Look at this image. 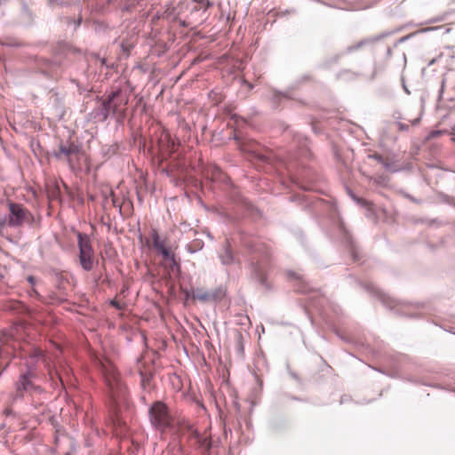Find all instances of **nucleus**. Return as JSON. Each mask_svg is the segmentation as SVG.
<instances>
[{"instance_id": "f257e3e1", "label": "nucleus", "mask_w": 455, "mask_h": 455, "mask_svg": "<svg viewBox=\"0 0 455 455\" xmlns=\"http://www.w3.org/2000/svg\"><path fill=\"white\" fill-rule=\"evenodd\" d=\"M242 245L247 250L250 277L260 285L266 292L273 291L274 288L268 282V272L271 269V253L269 248L258 237L240 233Z\"/></svg>"}, {"instance_id": "f03ea898", "label": "nucleus", "mask_w": 455, "mask_h": 455, "mask_svg": "<svg viewBox=\"0 0 455 455\" xmlns=\"http://www.w3.org/2000/svg\"><path fill=\"white\" fill-rule=\"evenodd\" d=\"M100 369L105 379L113 400L124 397L126 394V387L123 382L116 366L105 360L100 362Z\"/></svg>"}, {"instance_id": "7ed1b4c3", "label": "nucleus", "mask_w": 455, "mask_h": 455, "mask_svg": "<svg viewBox=\"0 0 455 455\" xmlns=\"http://www.w3.org/2000/svg\"><path fill=\"white\" fill-rule=\"evenodd\" d=\"M151 426L162 432L173 427V419L168 406L162 401L154 402L148 408Z\"/></svg>"}, {"instance_id": "20e7f679", "label": "nucleus", "mask_w": 455, "mask_h": 455, "mask_svg": "<svg viewBox=\"0 0 455 455\" xmlns=\"http://www.w3.org/2000/svg\"><path fill=\"white\" fill-rule=\"evenodd\" d=\"M19 342L9 331L0 334V377L9 367L11 361L17 356Z\"/></svg>"}, {"instance_id": "39448f33", "label": "nucleus", "mask_w": 455, "mask_h": 455, "mask_svg": "<svg viewBox=\"0 0 455 455\" xmlns=\"http://www.w3.org/2000/svg\"><path fill=\"white\" fill-rule=\"evenodd\" d=\"M359 284L361 285V283H359ZM362 286L367 291H369L370 293L376 296L386 307H387L391 310H395V314H397L399 315L406 316V317H411V318L419 317L418 314H406L401 309H395V307L397 306V302L395 300L392 299L391 298L387 297L386 294H384L382 291H380L373 284H371H371H362Z\"/></svg>"}, {"instance_id": "423d86ee", "label": "nucleus", "mask_w": 455, "mask_h": 455, "mask_svg": "<svg viewBox=\"0 0 455 455\" xmlns=\"http://www.w3.org/2000/svg\"><path fill=\"white\" fill-rule=\"evenodd\" d=\"M9 215L7 218V226L10 228H18L23 225L28 215V211L20 204L13 202L8 203Z\"/></svg>"}, {"instance_id": "0eeeda50", "label": "nucleus", "mask_w": 455, "mask_h": 455, "mask_svg": "<svg viewBox=\"0 0 455 455\" xmlns=\"http://www.w3.org/2000/svg\"><path fill=\"white\" fill-rule=\"evenodd\" d=\"M226 295V291L222 286H219L211 291H202L196 289L193 291V299H198L201 302H220Z\"/></svg>"}, {"instance_id": "6e6552de", "label": "nucleus", "mask_w": 455, "mask_h": 455, "mask_svg": "<svg viewBox=\"0 0 455 455\" xmlns=\"http://www.w3.org/2000/svg\"><path fill=\"white\" fill-rule=\"evenodd\" d=\"M189 441L193 446L200 450L204 455L209 454L212 447L210 438L204 437L198 431L191 430Z\"/></svg>"}, {"instance_id": "1a4fd4ad", "label": "nucleus", "mask_w": 455, "mask_h": 455, "mask_svg": "<svg viewBox=\"0 0 455 455\" xmlns=\"http://www.w3.org/2000/svg\"><path fill=\"white\" fill-rule=\"evenodd\" d=\"M36 15L26 2L21 3L19 14V24L25 28H32L36 25Z\"/></svg>"}, {"instance_id": "9d476101", "label": "nucleus", "mask_w": 455, "mask_h": 455, "mask_svg": "<svg viewBox=\"0 0 455 455\" xmlns=\"http://www.w3.org/2000/svg\"><path fill=\"white\" fill-rule=\"evenodd\" d=\"M340 232L342 235V242L348 250L352 259L355 262L359 261L362 259V257L360 254L359 248L354 242L352 235L349 234V232L346 229V228L343 225L340 226Z\"/></svg>"}, {"instance_id": "9b49d317", "label": "nucleus", "mask_w": 455, "mask_h": 455, "mask_svg": "<svg viewBox=\"0 0 455 455\" xmlns=\"http://www.w3.org/2000/svg\"><path fill=\"white\" fill-rule=\"evenodd\" d=\"M294 143L299 147V156H292L291 158H307L310 156V148L308 139L302 134L294 135Z\"/></svg>"}, {"instance_id": "f8f14e48", "label": "nucleus", "mask_w": 455, "mask_h": 455, "mask_svg": "<svg viewBox=\"0 0 455 455\" xmlns=\"http://www.w3.org/2000/svg\"><path fill=\"white\" fill-rule=\"evenodd\" d=\"M286 277L290 281L296 282L295 287L299 292L307 293L309 291L310 287L300 274H299L293 270H287Z\"/></svg>"}, {"instance_id": "ddd939ff", "label": "nucleus", "mask_w": 455, "mask_h": 455, "mask_svg": "<svg viewBox=\"0 0 455 455\" xmlns=\"http://www.w3.org/2000/svg\"><path fill=\"white\" fill-rule=\"evenodd\" d=\"M219 259L223 266H230L233 264H240V260L234 255L231 245L227 242L219 254Z\"/></svg>"}, {"instance_id": "4468645a", "label": "nucleus", "mask_w": 455, "mask_h": 455, "mask_svg": "<svg viewBox=\"0 0 455 455\" xmlns=\"http://www.w3.org/2000/svg\"><path fill=\"white\" fill-rule=\"evenodd\" d=\"M108 116L107 115L106 108L103 104L97 101L96 106L88 114V119L94 123H104L108 120Z\"/></svg>"}, {"instance_id": "2eb2a0df", "label": "nucleus", "mask_w": 455, "mask_h": 455, "mask_svg": "<svg viewBox=\"0 0 455 455\" xmlns=\"http://www.w3.org/2000/svg\"><path fill=\"white\" fill-rule=\"evenodd\" d=\"M291 99H292L291 92L288 88L285 91H280L277 89H273L271 91L270 100H271L272 105L275 108H277L279 107V105L281 104L283 100H291Z\"/></svg>"}, {"instance_id": "dca6fc26", "label": "nucleus", "mask_w": 455, "mask_h": 455, "mask_svg": "<svg viewBox=\"0 0 455 455\" xmlns=\"http://www.w3.org/2000/svg\"><path fill=\"white\" fill-rule=\"evenodd\" d=\"M76 237L79 252H94L91 239L88 235L82 232H77Z\"/></svg>"}, {"instance_id": "f3484780", "label": "nucleus", "mask_w": 455, "mask_h": 455, "mask_svg": "<svg viewBox=\"0 0 455 455\" xmlns=\"http://www.w3.org/2000/svg\"><path fill=\"white\" fill-rule=\"evenodd\" d=\"M31 379H28L26 376H20L18 381L16 382V389L19 392L22 391H41V387L36 386Z\"/></svg>"}, {"instance_id": "a211bd4d", "label": "nucleus", "mask_w": 455, "mask_h": 455, "mask_svg": "<svg viewBox=\"0 0 455 455\" xmlns=\"http://www.w3.org/2000/svg\"><path fill=\"white\" fill-rule=\"evenodd\" d=\"M79 262L84 271H91L94 263V252H79Z\"/></svg>"}, {"instance_id": "6ab92c4d", "label": "nucleus", "mask_w": 455, "mask_h": 455, "mask_svg": "<svg viewBox=\"0 0 455 455\" xmlns=\"http://www.w3.org/2000/svg\"><path fill=\"white\" fill-rule=\"evenodd\" d=\"M0 44L4 47L12 49H19L25 46V43L12 36H2L0 39Z\"/></svg>"}, {"instance_id": "aec40b11", "label": "nucleus", "mask_w": 455, "mask_h": 455, "mask_svg": "<svg viewBox=\"0 0 455 455\" xmlns=\"http://www.w3.org/2000/svg\"><path fill=\"white\" fill-rule=\"evenodd\" d=\"M251 155L253 156L254 159L259 161L261 164H270L273 161V154L269 150H264L260 151L259 149H252Z\"/></svg>"}, {"instance_id": "412c9836", "label": "nucleus", "mask_w": 455, "mask_h": 455, "mask_svg": "<svg viewBox=\"0 0 455 455\" xmlns=\"http://www.w3.org/2000/svg\"><path fill=\"white\" fill-rule=\"evenodd\" d=\"M314 80V77L310 74H303L296 78L289 86L288 89L291 91L299 90L303 84H309Z\"/></svg>"}, {"instance_id": "4be33fe9", "label": "nucleus", "mask_w": 455, "mask_h": 455, "mask_svg": "<svg viewBox=\"0 0 455 455\" xmlns=\"http://www.w3.org/2000/svg\"><path fill=\"white\" fill-rule=\"evenodd\" d=\"M120 145L117 142L112 145H104L100 148V155L106 160L110 159L117 154Z\"/></svg>"}, {"instance_id": "5701e85b", "label": "nucleus", "mask_w": 455, "mask_h": 455, "mask_svg": "<svg viewBox=\"0 0 455 455\" xmlns=\"http://www.w3.org/2000/svg\"><path fill=\"white\" fill-rule=\"evenodd\" d=\"M389 35H391V32L380 33V34L373 36L365 37V38L360 40L358 42V44H359L360 47L363 48L364 46L375 44V43L382 40L383 38L387 37Z\"/></svg>"}, {"instance_id": "b1692460", "label": "nucleus", "mask_w": 455, "mask_h": 455, "mask_svg": "<svg viewBox=\"0 0 455 455\" xmlns=\"http://www.w3.org/2000/svg\"><path fill=\"white\" fill-rule=\"evenodd\" d=\"M344 55L343 52H339V53H337V54H334L333 56L330 57V58H327L325 59L324 60H323L319 65H318V68H321V69H329L331 68L333 65H336L339 63L340 58Z\"/></svg>"}, {"instance_id": "393cba45", "label": "nucleus", "mask_w": 455, "mask_h": 455, "mask_svg": "<svg viewBox=\"0 0 455 455\" xmlns=\"http://www.w3.org/2000/svg\"><path fill=\"white\" fill-rule=\"evenodd\" d=\"M140 384L143 390L150 389V383L154 377V372L140 371Z\"/></svg>"}, {"instance_id": "a878e982", "label": "nucleus", "mask_w": 455, "mask_h": 455, "mask_svg": "<svg viewBox=\"0 0 455 455\" xmlns=\"http://www.w3.org/2000/svg\"><path fill=\"white\" fill-rule=\"evenodd\" d=\"M82 152V146L79 144H76L74 142H70L68 146H67V161L68 164L72 167V159L70 156L72 155H79Z\"/></svg>"}, {"instance_id": "bb28decb", "label": "nucleus", "mask_w": 455, "mask_h": 455, "mask_svg": "<svg viewBox=\"0 0 455 455\" xmlns=\"http://www.w3.org/2000/svg\"><path fill=\"white\" fill-rule=\"evenodd\" d=\"M290 201L291 202H297L299 204H304V207L303 209L305 211L310 209V208H315V203H308V199L304 196H300V195H295V196H291L290 197Z\"/></svg>"}, {"instance_id": "cd10ccee", "label": "nucleus", "mask_w": 455, "mask_h": 455, "mask_svg": "<svg viewBox=\"0 0 455 455\" xmlns=\"http://www.w3.org/2000/svg\"><path fill=\"white\" fill-rule=\"evenodd\" d=\"M359 74L354 72L350 69H342L337 73V79L345 80V81H352L358 77Z\"/></svg>"}, {"instance_id": "c85d7f7f", "label": "nucleus", "mask_w": 455, "mask_h": 455, "mask_svg": "<svg viewBox=\"0 0 455 455\" xmlns=\"http://www.w3.org/2000/svg\"><path fill=\"white\" fill-rule=\"evenodd\" d=\"M241 206L250 214L254 215L259 213L258 208L247 198H241L240 200Z\"/></svg>"}, {"instance_id": "c756f323", "label": "nucleus", "mask_w": 455, "mask_h": 455, "mask_svg": "<svg viewBox=\"0 0 455 455\" xmlns=\"http://www.w3.org/2000/svg\"><path fill=\"white\" fill-rule=\"evenodd\" d=\"M188 252L193 254L204 248V242L202 240H194L192 243H188L185 246Z\"/></svg>"}, {"instance_id": "7c9ffc66", "label": "nucleus", "mask_w": 455, "mask_h": 455, "mask_svg": "<svg viewBox=\"0 0 455 455\" xmlns=\"http://www.w3.org/2000/svg\"><path fill=\"white\" fill-rule=\"evenodd\" d=\"M122 1L124 2L123 6L121 7L122 12L130 13V12H132V9L137 4H140L141 0H122Z\"/></svg>"}, {"instance_id": "2f4dec72", "label": "nucleus", "mask_w": 455, "mask_h": 455, "mask_svg": "<svg viewBox=\"0 0 455 455\" xmlns=\"http://www.w3.org/2000/svg\"><path fill=\"white\" fill-rule=\"evenodd\" d=\"M165 260L171 261L173 267H180L179 264L176 262L175 254L171 251V249L166 248L163 251L159 253Z\"/></svg>"}, {"instance_id": "473e14b6", "label": "nucleus", "mask_w": 455, "mask_h": 455, "mask_svg": "<svg viewBox=\"0 0 455 455\" xmlns=\"http://www.w3.org/2000/svg\"><path fill=\"white\" fill-rule=\"evenodd\" d=\"M97 100L99 103L103 104L107 110V115L109 116L110 113L115 115L117 111V105L108 103L106 100H103L100 97H97Z\"/></svg>"}, {"instance_id": "72a5a7b5", "label": "nucleus", "mask_w": 455, "mask_h": 455, "mask_svg": "<svg viewBox=\"0 0 455 455\" xmlns=\"http://www.w3.org/2000/svg\"><path fill=\"white\" fill-rule=\"evenodd\" d=\"M346 190L347 195L355 203L361 205L362 207H366L368 205V202L365 199L358 197L348 187H346Z\"/></svg>"}, {"instance_id": "f704fd0d", "label": "nucleus", "mask_w": 455, "mask_h": 455, "mask_svg": "<svg viewBox=\"0 0 455 455\" xmlns=\"http://www.w3.org/2000/svg\"><path fill=\"white\" fill-rule=\"evenodd\" d=\"M417 223H424V224H427L428 227H441L442 225H443V221L438 218H434V219L424 218V219L419 220L417 221Z\"/></svg>"}, {"instance_id": "c9c22d12", "label": "nucleus", "mask_w": 455, "mask_h": 455, "mask_svg": "<svg viewBox=\"0 0 455 455\" xmlns=\"http://www.w3.org/2000/svg\"><path fill=\"white\" fill-rule=\"evenodd\" d=\"M44 357V352L39 347H34L33 350L29 354V359L31 362L37 363L40 359Z\"/></svg>"}, {"instance_id": "e433bc0d", "label": "nucleus", "mask_w": 455, "mask_h": 455, "mask_svg": "<svg viewBox=\"0 0 455 455\" xmlns=\"http://www.w3.org/2000/svg\"><path fill=\"white\" fill-rule=\"evenodd\" d=\"M66 20H67L68 26H73L74 30H76L81 26V24L83 22V17H82L81 13L79 14L77 19L67 17Z\"/></svg>"}, {"instance_id": "4c0bfd02", "label": "nucleus", "mask_w": 455, "mask_h": 455, "mask_svg": "<svg viewBox=\"0 0 455 455\" xmlns=\"http://www.w3.org/2000/svg\"><path fill=\"white\" fill-rule=\"evenodd\" d=\"M62 156L67 157V146L63 143H60L59 149L53 152V156L57 159H60Z\"/></svg>"}, {"instance_id": "58836bf2", "label": "nucleus", "mask_w": 455, "mask_h": 455, "mask_svg": "<svg viewBox=\"0 0 455 455\" xmlns=\"http://www.w3.org/2000/svg\"><path fill=\"white\" fill-rule=\"evenodd\" d=\"M381 164L383 165L385 170L387 171V172H397L400 171V169L395 167V163L394 162H387V161L384 160Z\"/></svg>"}, {"instance_id": "ea45409f", "label": "nucleus", "mask_w": 455, "mask_h": 455, "mask_svg": "<svg viewBox=\"0 0 455 455\" xmlns=\"http://www.w3.org/2000/svg\"><path fill=\"white\" fill-rule=\"evenodd\" d=\"M49 374H50L51 379H52L53 382L55 381V379H57V380H58V382L60 383V385L61 387H64L63 379H62V378H61L60 374L56 370H54V371H49Z\"/></svg>"}, {"instance_id": "a19ab883", "label": "nucleus", "mask_w": 455, "mask_h": 455, "mask_svg": "<svg viewBox=\"0 0 455 455\" xmlns=\"http://www.w3.org/2000/svg\"><path fill=\"white\" fill-rule=\"evenodd\" d=\"M121 94V92L120 90H116V91H113L111 92L108 97L105 99L108 103H112V104H115L114 101L115 100L119 97Z\"/></svg>"}, {"instance_id": "79ce46f5", "label": "nucleus", "mask_w": 455, "mask_h": 455, "mask_svg": "<svg viewBox=\"0 0 455 455\" xmlns=\"http://www.w3.org/2000/svg\"><path fill=\"white\" fill-rule=\"evenodd\" d=\"M362 48L360 47L358 42L352 44V45H349L347 46L345 51L343 52L344 54H350L355 51H358V50H361Z\"/></svg>"}, {"instance_id": "37998d69", "label": "nucleus", "mask_w": 455, "mask_h": 455, "mask_svg": "<svg viewBox=\"0 0 455 455\" xmlns=\"http://www.w3.org/2000/svg\"><path fill=\"white\" fill-rule=\"evenodd\" d=\"M180 290H181V292L184 295V300L185 301H188V300L193 299V291H195V290H188V289H186V288H181Z\"/></svg>"}, {"instance_id": "c03bdc74", "label": "nucleus", "mask_w": 455, "mask_h": 455, "mask_svg": "<svg viewBox=\"0 0 455 455\" xmlns=\"http://www.w3.org/2000/svg\"><path fill=\"white\" fill-rule=\"evenodd\" d=\"M445 133H448L447 130H435V131H432L429 133L428 138L429 139H434V138L439 137V136H441L443 134H445Z\"/></svg>"}, {"instance_id": "a18cd8bd", "label": "nucleus", "mask_w": 455, "mask_h": 455, "mask_svg": "<svg viewBox=\"0 0 455 455\" xmlns=\"http://www.w3.org/2000/svg\"><path fill=\"white\" fill-rule=\"evenodd\" d=\"M151 237H152V242H153V246L156 243H159V242H162L161 238H160V235L157 232L156 229H152V232H151Z\"/></svg>"}, {"instance_id": "49530a36", "label": "nucleus", "mask_w": 455, "mask_h": 455, "mask_svg": "<svg viewBox=\"0 0 455 455\" xmlns=\"http://www.w3.org/2000/svg\"><path fill=\"white\" fill-rule=\"evenodd\" d=\"M242 339H243L242 334L238 333L236 349H237V352L241 355L243 354V345Z\"/></svg>"}, {"instance_id": "de8ad7c7", "label": "nucleus", "mask_w": 455, "mask_h": 455, "mask_svg": "<svg viewBox=\"0 0 455 455\" xmlns=\"http://www.w3.org/2000/svg\"><path fill=\"white\" fill-rule=\"evenodd\" d=\"M445 83H446V79L443 78L442 81H441V87H440V90L438 92V97H437V100L438 101H441L442 99H443V95L444 88H445Z\"/></svg>"}, {"instance_id": "09e8293b", "label": "nucleus", "mask_w": 455, "mask_h": 455, "mask_svg": "<svg viewBox=\"0 0 455 455\" xmlns=\"http://www.w3.org/2000/svg\"><path fill=\"white\" fill-rule=\"evenodd\" d=\"M26 370L33 373H36V363L30 362L26 363Z\"/></svg>"}, {"instance_id": "8fccbe9b", "label": "nucleus", "mask_w": 455, "mask_h": 455, "mask_svg": "<svg viewBox=\"0 0 455 455\" xmlns=\"http://www.w3.org/2000/svg\"><path fill=\"white\" fill-rule=\"evenodd\" d=\"M368 157L378 161L379 164H382L383 161L385 160L383 156L379 153L371 154L368 156Z\"/></svg>"}, {"instance_id": "3c124183", "label": "nucleus", "mask_w": 455, "mask_h": 455, "mask_svg": "<svg viewBox=\"0 0 455 455\" xmlns=\"http://www.w3.org/2000/svg\"><path fill=\"white\" fill-rule=\"evenodd\" d=\"M153 247L158 253H160L161 251L167 248L163 241L156 243Z\"/></svg>"}, {"instance_id": "603ef678", "label": "nucleus", "mask_w": 455, "mask_h": 455, "mask_svg": "<svg viewBox=\"0 0 455 455\" xmlns=\"http://www.w3.org/2000/svg\"><path fill=\"white\" fill-rule=\"evenodd\" d=\"M153 247L158 253H160L161 251L167 248L163 241L156 243Z\"/></svg>"}, {"instance_id": "864d4df0", "label": "nucleus", "mask_w": 455, "mask_h": 455, "mask_svg": "<svg viewBox=\"0 0 455 455\" xmlns=\"http://www.w3.org/2000/svg\"><path fill=\"white\" fill-rule=\"evenodd\" d=\"M287 370H288V372H289L290 376H291L294 380H296L298 383H301V379H300V378L299 377V375H298L296 372L292 371L290 369L289 364H287Z\"/></svg>"}, {"instance_id": "5fc2aeb1", "label": "nucleus", "mask_w": 455, "mask_h": 455, "mask_svg": "<svg viewBox=\"0 0 455 455\" xmlns=\"http://www.w3.org/2000/svg\"><path fill=\"white\" fill-rule=\"evenodd\" d=\"M196 3L204 4V10L206 11L208 8H210L212 5V3H211L209 0H194Z\"/></svg>"}, {"instance_id": "6e6d98bb", "label": "nucleus", "mask_w": 455, "mask_h": 455, "mask_svg": "<svg viewBox=\"0 0 455 455\" xmlns=\"http://www.w3.org/2000/svg\"><path fill=\"white\" fill-rule=\"evenodd\" d=\"M397 126H398V129L399 131H402V132H408L410 130V127L408 124H403L402 122H397L396 123Z\"/></svg>"}, {"instance_id": "4d7b16f0", "label": "nucleus", "mask_w": 455, "mask_h": 455, "mask_svg": "<svg viewBox=\"0 0 455 455\" xmlns=\"http://www.w3.org/2000/svg\"><path fill=\"white\" fill-rule=\"evenodd\" d=\"M404 196H405L406 198H408L410 201H411L412 203H414V204H421V203H422V200L418 199V198H416V197L412 196H411V195H410V194H405V195H404Z\"/></svg>"}, {"instance_id": "13d9d810", "label": "nucleus", "mask_w": 455, "mask_h": 455, "mask_svg": "<svg viewBox=\"0 0 455 455\" xmlns=\"http://www.w3.org/2000/svg\"><path fill=\"white\" fill-rule=\"evenodd\" d=\"M20 376H26L28 379H34L35 378H36V373H33L26 370L24 372L20 373Z\"/></svg>"}, {"instance_id": "bf43d9fd", "label": "nucleus", "mask_w": 455, "mask_h": 455, "mask_svg": "<svg viewBox=\"0 0 455 455\" xmlns=\"http://www.w3.org/2000/svg\"><path fill=\"white\" fill-rule=\"evenodd\" d=\"M68 47L69 46L68 44L61 42V43H59L57 49H55V51L65 52Z\"/></svg>"}, {"instance_id": "052dcab7", "label": "nucleus", "mask_w": 455, "mask_h": 455, "mask_svg": "<svg viewBox=\"0 0 455 455\" xmlns=\"http://www.w3.org/2000/svg\"><path fill=\"white\" fill-rule=\"evenodd\" d=\"M7 226V218L4 216L0 218V234H2L4 228Z\"/></svg>"}, {"instance_id": "680f3d73", "label": "nucleus", "mask_w": 455, "mask_h": 455, "mask_svg": "<svg viewBox=\"0 0 455 455\" xmlns=\"http://www.w3.org/2000/svg\"><path fill=\"white\" fill-rule=\"evenodd\" d=\"M109 304L116 309L121 310L123 308L121 304L116 299H111Z\"/></svg>"}, {"instance_id": "e2e57ef3", "label": "nucleus", "mask_w": 455, "mask_h": 455, "mask_svg": "<svg viewBox=\"0 0 455 455\" xmlns=\"http://www.w3.org/2000/svg\"><path fill=\"white\" fill-rule=\"evenodd\" d=\"M411 36V35H408V36H403V37L399 38V39H398V40L394 44V47H396L399 44L405 42V41H406V40H408Z\"/></svg>"}, {"instance_id": "0e129e2a", "label": "nucleus", "mask_w": 455, "mask_h": 455, "mask_svg": "<svg viewBox=\"0 0 455 455\" xmlns=\"http://www.w3.org/2000/svg\"><path fill=\"white\" fill-rule=\"evenodd\" d=\"M422 114H423V113H422V111H421V112H420V114H419V117H417V118H415V119H413V120H411V125H412V126H417V125H419V124L420 120H421Z\"/></svg>"}, {"instance_id": "69168bd1", "label": "nucleus", "mask_w": 455, "mask_h": 455, "mask_svg": "<svg viewBox=\"0 0 455 455\" xmlns=\"http://www.w3.org/2000/svg\"><path fill=\"white\" fill-rule=\"evenodd\" d=\"M402 85H403V89L406 92V94H411V92L408 89L403 77H402Z\"/></svg>"}, {"instance_id": "338daca9", "label": "nucleus", "mask_w": 455, "mask_h": 455, "mask_svg": "<svg viewBox=\"0 0 455 455\" xmlns=\"http://www.w3.org/2000/svg\"><path fill=\"white\" fill-rule=\"evenodd\" d=\"M393 55V49L392 47H387L386 52V57L388 59Z\"/></svg>"}, {"instance_id": "774afa93", "label": "nucleus", "mask_w": 455, "mask_h": 455, "mask_svg": "<svg viewBox=\"0 0 455 455\" xmlns=\"http://www.w3.org/2000/svg\"><path fill=\"white\" fill-rule=\"evenodd\" d=\"M349 400V397L347 395H343L341 396L340 398V403H345L346 402H347Z\"/></svg>"}]
</instances>
